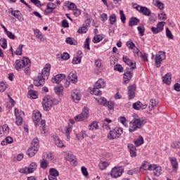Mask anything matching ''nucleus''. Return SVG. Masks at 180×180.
I'll return each instance as SVG.
<instances>
[{
    "label": "nucleus",
    "instance_id": "nucleus-1",
    "mask_svg": "<svg viewBox=\"0 0 180 180\" xmlns=\"http://www.w3.org/2000/svg\"><path fill=\"white\" fill-rule=\"evenodd\" d=\"M50 65H46L42 70L41 74L39 73L37 77L34 79V85L35 86H43L46 82V79H49V75H50Z\"/></svg>",
    "mask_w": 180,
    "mask_h": 180
},
{
    "label": "nucleus",
    "instance_id": "nucleus-2",
    "mask_svg": "<svg viewBox=\"0 0 180 180\" xmlns=\"http://www.w3.org/2000/svg\"><path fill=\"white\" fill-rule=\"evenodd\" d=\"M122 60L127 65L131 67L130 69H127L126 72L124 73V82L125 84H129L130 79L133 78V72L130 71V70H136V63H133L130 58H127V56H124Z\"/></svg>",
    "mask_w": 180,
    "mask_h": 180
},
{
    "label": "nucleus",
    "instance_id": "nucleus-3",
    "mask_svg": "<svg viewBox=\"0 0 180 180\" xmlns=\"http://www.w3.org/2000/svg\"><path fill=\"white\" fill-rule=\"evenodd\" d=\"M146 123H147V119L144 117L133 119L129 123V132L133 133L134 131H136V129H141Z\"/></svg>",
    "mask_w": 180,
    "mask_h": 180
},
{
    "label": "nucleus",
    "instance_id": "nucleus-4",
    "mask_svg": "<svg viewBox=\"0 0 180 180\" xmlns=\"http://www.w3.org/2000/svg\"><path fill=\"white\" fill-rule=\"evenodd\" d=\"M123 134V129L115 127L112 130L110 131L108 134V140H116Z\"/></svg>",
    "mask_w": 180,
    "mask_h": 180
},
{
    "label": "nucleus",
    "instance_id": "nucleus-5",
    "mask_svg": "<svg viewBox=\"0 0 180 180\" xmlns=\"http://www.w3.org/2000/svg\"><path fill=\"white\" fill-rule=\"evenodd\" d=\"M42 106L44 109L49 112L53 108V97L48 96L43 98Z\"/></svg>",
    "mask_w": 180,
    "mask_h": 180
},
{
    "label": "nucleus",
    "instance_id": "nucleus-6",
    "mask_svg": "<svg viewBox=\"0 0 180 180\" xmlns=\"http://www.w3.org/2000/svg\"><path fill=\"white\" fill-rule=\"evenodd\" d=\"M28 63H30V59L26 57H23L22 60H16L15 68L17 71H19L20 70H22V68H25Z\"/></svg>",
    "mask_w": 180,
    "mask_h": 180
},
{
    "label": "nucleus",
    "instance_id": "nucleus-7",
    "mask_svg": "<svg viewBox=\"0 0 180 180\" xmlns=\"http://www.w3.org/2000/svg\"><path fill=\"white\" fill-rule=\"evenodd\" d=\"M89 115V110L87 108H84L82 112L80 115H77L75 117V120L76 122H82V120H85L88 119V116Z\"/></svg>",
    "mask_w": 180,
    "mask_h": 180
},
{
    "label": "nucleus",
    "instance_id": "nucleus-8",
    "mask_svg": "<svg viewBox=\"0 0 180 180\" xmlns=\"http://www.w3.org/2000/svg\"><path fill=\"white\" fill-rule=\"evenodd\" d=\"M165 52L159 51L155 56V66L157 68H160L161 67V63L165 60Z\"/></svg>",
    "mask_w": 180,
    "mask_h": 180
},
{
    "label": "nucleus",
    "instance_id": "nucleus-9",
    "mask_svg": "<svg viewBox=\"0 0 180 180\" xmlns=\"http://www.w3.org/2000/svg\"><path fill=\"white\" fill-rule=\"evenodd\" d=\"M62 81L63 82L65 81L68 85H70V82L65 79V75H63V74L56 75L54 77L51 79V82L53 84H60V82H62Z\"/></svg>",
    "mask_w": 180,
    "mask_h": 180
},
{
    "label": "nucleus",
    "instance_id": "nucleus-10",
    "mask_svg": "<svg viewBox=\"0 0 180 180\" xmlns=\"http://www.w3.org/2000/svg\"><path fill=\"white\" fill-rule=\"evenodd\" d=\"M122 174L123 169L115 167L112 169L110 175L112 178H119V176H122Z\"/></svg>",
    "mask_w": 180,
    "mask_h": 180
},
{
    "label": "nucleus",
    "instance_id": "nucleus-11",
    "mask_svg": "<svg viewBox=\"0 0 180 180\" xmlns=\"http://www.w3.org/2000/svg\"><path fill=\"white\" fill-rule=\"evenodd\" d=\"M32 120L35 124L37 126L40 120H41V113H40L39 110H34L32 112Z\"/></svg>",
    "mask_w": 180,
    "mask_h": 180
},
{
    "label": "nucleus",
    "instance_id": "nucleus-12",
    "mask_svg": "<svg viewBox=\"0 0 180 180\" xmlns=\"http://www.w3.org/2000/svg\"><path fill=\"white\" fill-rule=\"evenodd\" d=\"M135 8L141 13H143V15H144L145 16H150V15H151V11L147 7L137 6L136 7H135Z\"/></svg>",
    "mask_w": 180,
    "mask_h": 180
},
{
    "label": "nucleus",
    "instance_id": "nucleus-13",
    "mask_svg": "<svg viewBox=\"0 0 180 180\" xmlns=\"http://www.w3.org/2000/svg\"><path fill=\"white\" fill-rule=\"evenodd\" d=\"M72 98L75 103H78L81 100V92H79V90H73L72 92Z\"/></svg>",
    "mask_w": 180,
    "mask_h": 180
},
{
    "label": "nucleus",
    "instance_id": "nucleus-14",
    "mask_svg": "<svg viewBox=\"0 0 180 180\" xmlns=\"http://www.w3.org/2000/svg\"><path fill=\"white\" fill-rule=\"evenodd\" d=\"M136 84H132L128 86L129 99H133L136 95Z\"/></svg>",
    "mask_w": 180,
    "mask_h": 180
},
{
    "label": "nucleus",
    "instance_id": "nucleus-15",
    "mask_svg": "<svg viewBox=\"0 0 180 180\" xmlns=\"http://www.w3.org/2000/svg\"><path fill=\"white\" fill-rule=\"evenodd\" d=\"M37 168V164L36 162H32L29 167H25L24 169L25 174H32V172H34V170Z\"/></svg>",
    "mask_w": 180,
    "mask_h": 180
},
{
    "label": "nucleus",
    "instance_id": "nucleus-16",
    "mask_svg": "<svg viewBox=\"0 0 180 180\" xmlns=\"http://www.w3.org/2000/svg\"><path fill=\"white\" fill-rule=\"evenodd\" d=\"M67 161H70L72 165H77L78 162H77V158H75V155L72 154L68 153V155L65 158Z\"/></svg>",
    "mask_w": 180,
    "mask_h": 180
},
{
    "label": "nucleus",
    "instance_id": "nucleus-17",
    "mask_svg": "<svg viewBox=\"0 0 180 180\" xmlns=\"http://www.w3.org/2000/svg\"><path fill=\"white\" fill-rule=\"evenodd\" d=\"M14 112L16 117L15 124H17V126H20V124L23 123V119L22 118V117L19 116V110H18V108H15Z\"/></svg>",
    "mask_w": 180,
    "mask_h": 180
},
{
    "label": "nucleus",
    "instance_id": "nucleus-18",
    "mask_svg": "<svg viewBox=\"0 0 180 180\" xmlns=\"http://www.w3.org/2000/svg\"><path fill=\"white\" fill-rule=\"evenodd\" d=\"M133 108L135 109V110H140V109H146L147 104L143 105L141 102L137 101L136 103H134L133 104Z\"/></svg>",
    "mask_w": 180,
    "mask_h": 180
},
{
    "label": "nucleus",
    "instance_id": "nucleus-19",
    "mask_svg": "<svg viewBox=\"0 0 180 180\" xmlns=\"http://www.w3.org/2000/svg\"><path fill=\"white\" fill-rule=\"evenodd\" d=\"M53 139L57 147H59V148H63V147H64V143H63V141L60 140L57 135H53Z\"/></svg>",
    "mask_w": 180,
    "mask_h": 180
},
{
    "label": "nucleus",
    "instance_id": "nucleus-20",
    "mask_svg": "<svg viewBox=\"0 0 180 180\" xmlns=\"http://www.w3.org/2000/svg\"><path fill=\"white\" fill-rule=\"evenodd\" d=\"M82 58V51H77V56L73 58L72 64H81V60Z\"/></svg>",
    "mask_w": 180,
    "mask_h": 180
},
{
    "label": "nucleus",
    "instance_id": "nucleus-21",
    "mask_svg": "<svg viewBox=\"0 0 180 180\" xmlns=\"http://www.w3.org/2000/svg\"><path fill=\"white\" fill-rule=\"evenodd\" d=\"M128 148L129 149L131 157H136L137 153L136 151H137V148H136V146L131 143H129Z\"/></svg>",
    "mask_w": 180,
    "mask_h": 180
},
{
    "label": "nucleus",
    "instance_id": "nucleus-22",
    "mask_svg": "<svg viewBox=\"0 0 180 180\" xmlns=\"http://www.w3.org/2000/svg\"><path fill=\"white\" fill-rule=\"evenodd\" d=\"M109 123H112V120L109 118L105 119L102 123V127L107 131L110 130V125H109Z\"/></svg>",
    "mask_w": 180,
    "mask_h": 180
},
{
    "label": "nucleus",
    "instance_id": "nucleus-23",
    "mask_svg": "<svg viewBox=\"0 0 180 180\" xmlns=\"http://www.w3.org/2000/svg\"><path fill=\"white\" fill-rule=\"evenodd\" d=\"M151 171H153V174L155 176H160L161 175V167L156 166L155 165H153Z\"/></svg>",
    "mask_w": 180,
    "mask_h": 180
},
{
    "label": "nucleus",
    "instance_id": "nucleus-24",
    "mask_svg": "<svg viewBox=\"0 0 180 180\" xmlns=\"http://www.w3.org/2000/svg\"><path fill=\"white\" fill-rule=\"evenodd\" d=\"M34 34L38 40H40V41H44V36L40 32V30L37 29H33Z\"/></svg>",
    "mask_w": 180,
    "mask_h": 180
},
{
    "label": "nucleus",
    "instance_id": "nucleus-25",
    "mask_svg": "<svg viewBox=\"0 0 180 180\" xmlns=\"http://www.w3.org/2000/svg\"><path fill=\"white\" fill-rule=\"evenodd\" d=\"M38 151L39 149H37V148H34L33 146H31L30 148H28L27 154L28 157H34Z\"/></svg>",
    "mask_w": 180,
    "mask_h": 180
},
{
    "label": "nucleus",
    "instance_id": "nucleus-26",
    "mask_svg": "<svg viewBox=\"0 0 180 180\" xmlns=\"http://www.w3.org/2000/svg\"><path fill=\"white\" fill-rule=\"evenodd\" d=\"M68 79L70 80L69 81V82H72L73 84H75V82H77V73H75V72H71L68 77Z\"/></svg>",
    "mask_w": 180,
    "mask_h": 180
},
{
    "label": "nucleus",
    "instance_id": "nucleus-27",
    "mask_svg": "<svg viewBox=\"0 0 180 180\" xmlns=\"http://www.w3.org/2000/svg\"><path fill=\"white\" fill-rule=\"evenodd\" d=\"M94 87L101 89V88H105V80L99 79L95 84Z\"/></svg>",
    "mask_w": 180,
    "mask_h": 180
},
{
    "label": "nucleus",
    "instance_id": "nucleus-28",
    "mask_svg": "<svg viewBox=\"0 0 180 180\" xmlns=\"http://www.w3.org/2000/svg\"><path fill=\"white\" fill-rule=\"evenodd\" d=\"M171 73H167L162 77L163 83L166 84V85H169L171 84Z\"/></svg>",
    "mask_w": 180,
    "mask_h": 180
},
{
    "label": "nucleus",
    "instance_id": "nucleus-29",
    "mask_svg": "<svg viewBox=\"0 0 180 180\" xmlns=\"http://www.w3.org/2000/svg\"><path fill=\"white\" fill-rule=\"evenodd\" d=\"M42 158L44 159L45 161L49 162L53 161V160H54V156L53 155V154H51L50 153H44Z\"/></svg>",
    "mask_w": 180,
    "mask_h": 180
},
{
    "label": "nucleus",
    "instance_id": "nucleus-30",
    "mask_svg": "<svg viewBox=\"0 0 180 180\" xmlns=\"http://www.w3.org/2000/svg\"><path fill=\"white\" fill-rule=\"evenodd\" d=\"M63 89L64 88L63 86H55L54 92L56 95H58V96H63V95H64Z\"/></svg>",
    "mask_w": 180,
    "mask_h": 180
},
{
    "label": "nucleus",
    "instance_id": "nucleus-31",
    "mask_svg": "<svg viewBox=\"0 0 180 180\" xmlns=\"http://www.w3.org/2000/svg\"><path fill=\"white\" fill-rule=\"evenodd\" d=\"M140 23V20L137 18H131L129 22V26H136Z\"/></svg>",
    "mask_w": 180,
    "mask_h": 180
},
{
    "label": "nucleus",
    "instance_id": "nucleus-32",
    "mask_svg": "<svg viewBox=\"0 0 180 180\" xmlns=\"http://www.w3.org/2000/svg\"><path fill=\"white\" fill-rule=\"evenodd\" d=\"M13 139L11 136H7L4 141H1V146H6V144H12Z\"/></svg>",
    "mask_w": 180,
    "mask_h": 180
},
{
    "label": "nucleus",
    "instance_id": "nucleus-33",
    "mask_svg": "<svg viewBox=\"0 0 180 180\" xmlns=\"http://www.w3.org/2000/svg\"><path fill=\"white\" fill-rule=\"evenodd\" d=\"M71 131H72V126H71V125L69 124V125L65 129V134L67 139H70V134Z\"/></svg>",
    "mask_w": 180,
    "mask_h": 180
},
{
    "label": "nucleus",
    "instance_id": "nucleus-34",
    "mask_svg": "<svg viewBox=\"0 0 180 180\" xmlns=\"http://www.w3.org/2000/svg\"><path fill=\"white\" fill-rule=\"evenodd\" d=\"M65 42L68 44H70V45H74V46H77V44H78V42L77 41V40H75V39H72L71 37H68L65 39Z\"/></svg>",
    "mask_w": 180,
    "mask_h": 180
},
{
    "label": "nucleus",
    "instance_id": "nucleus-35",
    "mask_svg": "<svg viewBox=\"0 0 180 180\" xmlns=\"http://www.w3.org/2000/svg\"><path fill=\"white\" fill-rule=\"evenodd\" d=\"M96 101L98 102L100 105H103V106H106L108 105V101L105 97H101L100 98H96Z\"/></svg>",
    "mask_w": 180,
    "mask_h": 180
},
{
    "label": "nucleus",
    "instance_id": "nucleus-36",
    "mask_svg": "<svg viewBox=\"0 0 180 180\" xmlns=\"http://www.w3.org/2000/svg\"><path fill=\"white\" fill-rule=\"evenodd\" d=\"M134 144L136 147L141 146V144H144V139L142 136L139 137L136 140L134 141Z\"/></svg>",
    "mask_w": 180,
    "mask_h": 180
},
{
    "label": "nucleus",
    "instance_id": "nucleus-37",
    "mask_svg": "<svg viewBox=\"0 0 180 180\" xmlns=\"http://www.w3.org/2000/svg\"><path fill=\"white\" fill-rule=\"evenodd\" d=\"M92 95H96L97 96H101L102 95V91L99 90L97 87L94 86L93 90H91Z\"/></svg>",
    "mask_w": 180,
    "mask_h": 180
},
{
    "label": "nucleus",
    "instance_id": "nucleus-38",
    "mask_svg": "<svg viewBox=\"0 0 180 180\" xmlns=\"http://www.w3.org/2000/svg\"><path fill=\"white\" fill-rule=\"evenodd\" d=\"M49 174L50 176H58V175H60L58 171L54 168L50 169Z\"/></svg>",
    "mask_w": 180,
    "mask_h": 180
},
{
    "label": "nucleus",
    "instance_id": "nucleus-39",
    "mask_svg": "<svg viewBox=\"0 0 180 180\" xmlns=\"http://www.w3.org/2000/svg\"><path fill=\"white\" fill-rule=\"evenodd\" d=\"M165 25V22L164 21L159 22L157 24L156 27L158 28V30H159V32H162L164 30Z\"/></svg>",
    "mask_w": 180,
    "mask_h": 180
},
{
    "label": "nucleus",
    "instance_id": "nucleus-40",
    "mask_svg": "<svg viewBox=\"0 0 180 180\" xmlns=\"http://www.w3.org/2000/svg\"><path fill=\"white\" fill-rule=\"evenodd\" d=\"M24 46H25V45L20 44L18 46L17 50L15 51V54L16 56H22V50Z\"/></svg>",
    "mask_w": 180,
    "mask_h": 180
},
{
    "label": "nucleus",
    "instance_id": "nucleus-41",
    "mask_svg": "<svg viewBox=\"0 0 180 180\" xmlns=\"http://www.w3.org/2000/svg\"><path fill=\"white\" fill-rule=\"evenodd\" d=\"M109 163H108V162H101L98 164V167L101 170L106 169Z\"/></svg>",
    "mask_w": 180,
    "mask_h": 180
},
{
    "label": "nucleus",
    "instance_id": "nucleus-42",
    "mask_svg": "<svg viewBox=\"0 0 180 180\" xmlns=\"http://www.w3.org/2000/svg\"><path fill=\"white\" fill-rule=\"evenodd\" d=\"M41 168H43V169H46L47 167H49V162H46V160L43 159L40 162Z\"/></svg>",
    "mask_w": 180,
    "mask_h": 180
},
{
    "label": "nucleus",
    "instance_id": "nucleus-43",
    "mask_svg": "<svg viewBox=\"0 0 180 180\" xmlns=\"http://www.w3.org/2000/svg\"><path fill=\"white\" fill-rule=\"evenodd\" d=\"M140 36H144V25L143 24H140V25L137 27Z\"/></svg>",
    "mask_w": 180,
    "mask_h": 180
},
{
    "label": "nucleus",
    "instance_id": "nucleus-44",
    "mask_svg": "<svg viewBox=\"0 0 180 180\" xmlns=\"http://www.w3.org/2000/svg\"><path fill=\"white\" fill-rule=\"evenodd\" d=\"M31 147L37 148L39 149V139L37 138H35L32 140L31 143Z\"/></svg>",
    "mask_w": 180,
    "mask_h": 180
},
{
    "label": "nucleus",
    "instance_id": "nucleus-45",
    "mask_svg": "<svg viewBox=\"0 0 180 180\" xmlns=\"http://www.w3.org/2000/svg\"><path fill=\"white\" fill-rule=\"evenodd\" d=\"M141 168H143V169H144L145 171H151L152 168H153V165H148V164H143L141 165Z\"/></svg>",
    "mask_w": 180,
    "mask_h": 180
},
{
    "label": "nucleus",
    "instance_id": "nucleus-46",
    "mask_svg": "<svg viewBox=\"0 0 180 180\" xmlns=\"http://www.w3.org/2000/svg\"><path fill=\"white\" fill-rule=\"evenodd\" d=\"M170 162H171L173 168H175V169L178 168V162L176 161V158H172L170 159Z\"/></svg>",
    "mask_w": 180,
    "mask_h": 180
},
{
    "label": "nucleus",
    "instance_id": "nucleus-47",
    "mask_svg": "<svg viewBox=\"0 0 180 180\" xmlns=\"http://www.w3.org/2000/svg\"><path fill=\"white\" fill-rule=\"evenodd\" d=\"M172 148H176V150H180V141H174L171 145Z\"/></svg>",
    "mask_w": 180,
    "mask_h": 180
},
{
    "label": "nucleus",
    "instance_id": "nucleus-48",
    "mask_svg": "<svg viewBox=\"0 0 180 180\" xmlns=\"http://www.w3.org/2000/svg\"><path fill=\"white\" fill-rule=\"evenodd\" d=\"M28 95L32 98V99H37V94H36V91L34 90H30L28 91Z\"/></svg>",
    "mask_w": 180,
    "mask_h": 180
},
{
    "label": "nucleus",
    "instance_id": "nucleus-49",
    "mask_svg": "<svg viewBox=\"0 0 180 180\" xmlns=\"http://www.w3.org/2000/svg\"><path fill=\"white\" fill-rule=\"evenodd\" d=\"M102 40H103V37L101 35H96L93 39L94 43H99V41H102Z\"/></svg>",
    "mask_w": 180,
    "mask_h": 180
},
{
    "label": "nucleus",
    "instance_id": "nucleus-50",
    "mask_svg": "<svg viewBox=\"0 0 180 180\" xmlns=\"http://www.w3.org/2000/svg\"><path fill=\"white\" fill-rule=\"evenodd\" d=\"M109 20L111 25H115L116 23V14H111Z\"/></svg>",
    "mask_w": 180,
    "mask_h": 180
},
{
    "label": "nucleus",
    "instance_id": "nucleus-51",
    "mask_svg": "<svg viewBox=\"0 0 180 180\" xmlns=\"http://www.w3.org/2000/svg\"><path fill=\"white\" fill-rule=\"evenodd\" d=\"M120 16L122 23H126V16L124 15V13H123V11L122 10L120 11Z\"/></svg>",
    "mask_w": 180,
    "mask_h": 180
},
{
    "label": "nucleus",
    "instance_id": "nucleus-52",
    "mask_svg": "<svg viewBox=\"0 0 180 180\" xmlns=\"http://www.w3.org/2000/svg\"><path fill=\"white\" fill-rule=\"evenodd\" d=\"M155 19H157V17L155 16V15L152 14L148 18V23H150V25H153V23L155 22Z\"/></svg>",
    "mask_w": 180,
    "mask_h": 180
},
{
    "label": "nucleus",
    "instance_id": "nucleus-53",
    "mask_svg": "<svg viewBox=\"0 0 180 180\" xmlns=\"http://www.w3.org/2000/svg\"><path fill=\"white\" fill-rule=\"evenodd\" d=\"M149 105L157 108V106H158V102L157 101V100L152 98L150 100Z\"/></svg>",
    "mask_w": 180,
    "mask_h": 180
},
{
    "label": "nucleus",
    "instance_id": "nucleus-54",
    "mask_svg": "<svg viewBox=\"0 0 180 180\" xmlns=\"http://www.w3.org/2000/svg\"><path fill=\"white\" fill-rule=\"evenodd\" d=\"M88 28L85 26V24H83V26L81 28H79L77 32L79 33H85L87 32Z\"/></svg>",
    "mask_w": 180,
    "mask_h": 180
},
{
    "label": "nucleus",
    "instance_id": "nucleus-55",
    "mask_svg": "<svg viewBox=\"0 0 180 180\" xmlns=\"http://www.w3.org/2000/svg\"><path fill=\"white\" fill-rule=\"evenodd\" d=\"M166 36L172 40V39H174V35H172V33L171 32V30H169V28H166Z\"/></svg>",
    "mask_w": 180,
    "mask_h": 180
},
{
    "label": "nucleus",
    "instance_id": "nucleus-56",
    "mask_svg": "<svg viewBox=\"0 0 180 180\" xmlns=\"http://www.w3.org/2000/svg\"><path fill=\"white\" fill-rule=\"evenodd\" d=\"M155 5L160 11H162L164 9V4L162 2L158 0L156 1Z\"/></svg>",
    "mask_w": 180,
    "mask_h": 180
},
{
    "label": "nucleus",
    "instance_id": "nucleus-57",
    "mask_svg": "<svg viewBox=\"0 0 180 180\" xmlns=\"http://www.w3.org/2000/svg\"><path fill=\"white\" fill-rule=\"evenodd\" d=\"M115 71H118L119 72H123V68L121 65H115L114 66Z\"/></svg>",
    "mask_w": 180,
    "mask_h": 180
},
{
    "label": "nucleus",
    "instance_id": "nucleus-58",
    "mask_svg": "<svg viewBox=\"0 0 180 180\" xmlns=\"http://www.w3.org/2000/svg\"><path fill=\"white\" fill-rule=\"evenodd\" d=\"M30 63H28L27 65H26L25 67H24V68H25L24 71H25V74L30 73Z\"/></svg>",
    "mask_w": 180,
    "mask_h": 180
},
{
    "label": "nucleus",
    "instance_id": "nucleus-59",
    "mask_svg": "<svg viewBox=\"0 0 180 180\" xmlns=\"http://www.w3.org/2000/svg\"><path fill=\"white\" fill-rule=\"evenodd\" d=\"M84 49H87V50H91V48L89 47V38H87L84 44Z\"/></svg>",
    "mask_w": 180,
    "mask_h": 180
},
{
    "label": "nucleus",
    "instance_id": "nucleus-60",
    "mask_svg": "<svg viewBox=\"0 0 180 180\" xmlns=\"http://www.w3.org/2000/svg\"><path fill=\"white\" fill-rule=\"evenodd\" d=\"M61 58L63 60H69L70 59V53L65 52L61 55Z\"/></svg>",
    "mask_w": 180,
    "mask_h": 180
},
{
    "label": "nucleus",
    "instance_id": "nucleus-61",
    "mask_svg": "<svg viewBox=\"0 0 180 180\" xmlns=\"http://www.w3.org/2000/svg\"><path fill=\"white\" fill-rule=\"evenodd\" d=\"M160 20H167V14L162 13L158 15Z\"/></svg>",
    "mask_w": 180,
    "mask_h": 180
},
{
    "label": "nucleus",
    "instance_id": "nucleus-62",
    "mask_svg": "<svg viewBox=\"0 0 180 180\" xmlns=\"http://www.w3.org/2000/svg\"><path fill=\"white\" fill-rule=\"evenodd\" d=\"M68 9L70 11H74L75 9H77V6L74 3H70L69 6H68Z\"/></svg>",
    "mask_w": 180,
    "mask_h": 180
},
{
    "label": "nucleus",
    "instance_id": "nucleus-63",
    "mask_svg": "<svg viewBox=\"0 0 180 180\" xmlns=\"http://www.w3.org/2000/svg\"><path fill=\"white\" fill-rule=\"evenodd\" d=\"M47 8H48V9H51V10L53 11V9H56V6L55 4L49 3V4H47Z\"/></svg>",
    "mask_w": 180,
    "mask_h": 180
},
{
    "label": "nucleus",
    "instance_id": "nucleus-64",
    "mask_svg": "<svg viewBox=\"0 0 180 180\" xmlns=\"http://www.w3.org/2000/svg\"><path fill=\"white\" fill-rule=\"evenodd\" d=\"M11 14L13 15L16 19H19L20 15H19V11H12Z\"/></svg>",
    "mask_w": 180,
    "mask_h": 180
}]
</instances>
